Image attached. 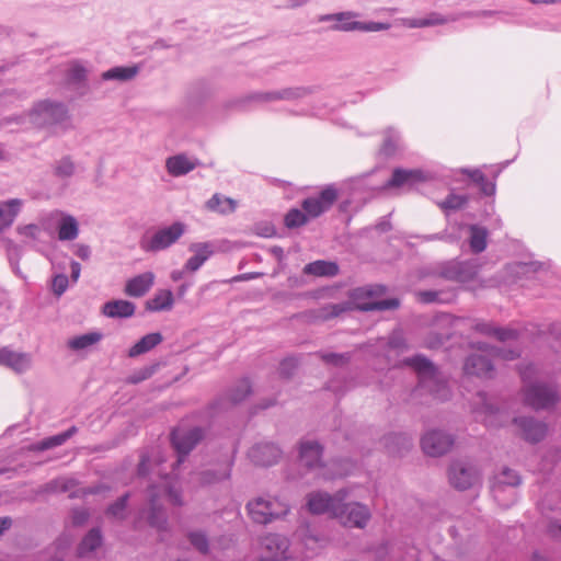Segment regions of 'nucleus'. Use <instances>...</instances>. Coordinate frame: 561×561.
Listing matches in <instances>:
<instances>
[{"mask_svg":"<svg viewBox=\"0 0 561 561\" xmlns=\"http://www.w3.org/2000/svg\"><path fill=\"white\" fill-rule=\"evenodd\" d=\"M386 291L383 286H369L355 288L350 293L351 301L333 304L320 309L319 318L328 320L339 317L345 311L358 309L362 311L394 309L399 306L398 299H385L376 302L366 301L373 296L382 295Z\"/></svg>","mask_w":561,"mask_h":561,"instance_id":"f257e3e1","label":"nucleus"},{"mask_svg":"<svg viewBox=\"0 0 561 561\" xmlns=\"http://www.w3.org/2000/svg\"><path fill=\"white\" fill-rule=\"evenodd\" d=\"M480 354H472L465 363V373L467 375H474L479 377H491L493 365L490 359L492 356L495 359L512 360L518 356V354L512 350L493 352V350L479 347Z\"/></svg>","mask_w":561,"mask_h":561,"instance_id":"f03ea898","label":"nucleus"},{"mask_svg":"<svg viewBox=\"0 0 561 561\" xmlns=\"http://www.w3.org/2000/svg\"><path fill=\"white\" fill-rule=\"evenodd\" d=\"M247 510L251 519L257 524H267L288 512L287 505L277 499L265 500L263 497L249 502Z\"/></svg>","mask_w":561,"mask_h":561,"instance_id":"7ed1b4c3","label":"nucleus"},{"mask_svg":"<svg viewBox=\"0 0 561 561\" xmlns=\"http://www.w3.org/2000/svg\"><path fill=\"white\" fill-rule=\"evenodd\" d=\"M345 500L343 491L336 492L333 496L328 493L313 492L308 495V508L312 514H329L336 518L340 516L339 510L342 507V501Z\"/></svg>","mask_w":561,"mask_h":561,"instance_id":"20e7f679","label":"nucleus"},{"mask_svg":"<svg viewBox=\"0 0 561 561\" xmlns=\"http://www.w3.org/2000/svg\"><path fill=\"white\" fill-rule=\"evenodd\" d=\"M203 436V431L199 427H176L172 432L171 440L179 455L178 463L202 440Z\"/></svg>","mask_w":561,"mask_h":561,"instance_id":"39448f33","label":"nucleus"},{"mask_svg":"<svg viewBox=\"0 0 561 561\" xmlns=\"http://www.w3.org/2000/svg\"><path fill=\"white\" fill-rule=\"evenodd\" d=\"M339 195L333 186L323 188L319 196L308 197L301 203V207L309 218H317L336 202Z\"/></svg>","mask_w":561,"mask_h":561,"instance_id":"423d86ee","label":"nucleus"},{"mask_svg":"<svg viewBox=\"0 0 561 561\" xmlns=\"http://www.w3.org/2000/svg\"><path fill=\"white\" fill-rule=\"evenodd\" d=\"M184 232V225L174 222L168 228L157 231L149 241H144L141 247L146 251H159L169 248L176 242Z\"/></svg>","mask_w":561,"mask_h":561,"instance_id":"0eeeda50","label":"nucleus"},{"mask_svg":"<svg viewBox=\"0 0 561 561\" xmlns=\"http://www.w3.org/2000/svg\"><path fill=\"white\" fill-rule=\"evenodd\" d=\"M340 516L336 518L347 527L363 528L370 519L369 510L357 502L345 503L342 501V507L339 510Z\"/></svg>","mask_w":561,"mask_h":561,"instance_id":"6e6552de","label":"nucleus"},{"mask_svg":"<svg viewBox=\"0 0 561 561\" xmlns=\"http://www.w3.org/2000/svg\"><path fill=\"white\" fill-rule=\"evenodd\" d=\"M524 401L536 410L546 409L556 403L557 392L554 389L542 385H533L525 389Z\"/></svg>","mask_w":561,"mask_h":561,"instance_id":"1a4fd4ad","label":"nucleus"},{"mask_svg":"<svg viewBox=\"0 0 561 561\" xmlns=\"http://www.w3.org/2000/svg\"><path fill=\"white\" fill-rule=\"evenodd\" d=\"M30 115L38 124H51L61 121L66 116V108L62 104L41 101L34 105Z\"/></svg>","mask_w":561,"mask_h":561,"instance_id":"9d476101","label":"nucleus"},{"mask_svg":"<svg viewBox=\"0 0 561 561\" xmlns=\"http://www.w3.org/2000/svg\"><path fill=\"white\" fill-rule=\"evenodd\" d=\"M454 444L453 438L442 432L433 431L425 434L421 440L423 451L433 457L447 453Z\"/></svg>","mask_w":561,"mask_h":561,"instance_id":"9b49d317","label":"nucleus"},{"mask_svg":"<svg viewBox=\"0 0 561 561\" xmlns=\"http://www.w3.org/2000/svg\"><path fill=\"white\" fill-rule=\"evenodd\" d=\"M265 554L261 561H287L285 552L288 548L287 540L278 535H267L262 539Z\"/></svg>","mask_w":561,"mask_h":561,"instance_id":"f8f14e48","label":"nucleus"},{"mask_svg":"<svg viewBox=\"0 0 561 561\" xmlns=\"http://www.w3.org/2000/svg\"><path fill=\"white\" fill-rule=\"evenodd\" d=\"M477 479L478 474L471 466H467L462 462H455L450 467L449 481L459 490H466L472 486Z\"/></svg>","mask_w":561,"mask_h":561,"instance_id":"ddd939ff","label":"nucleus"},{"mask_svg":"<svg viewBox=\"0 0 561 561\" xmlns=\"http://www.w3.org/2000/svg\"><path fill=\"white\" fill-rule=\"evenodd\" d=\"M405 363L417 373L421 386L432 390V383L436 380V368L432 363L421 356L407 359Z\"/></svg>","mask_w":561,"mask_h":561,"instance_id":"4468645a","label":"nucleus"},{"mask_svg":"<svg viewBox=\"0 0 561 561\" xmlns=\"http://www.w3.org/2000/svg\"><path fill=\"white\" fill-rule=\"evenodd\" d=\"M0 365L7 366L16 373H23L31 365V356L26 353H18L3 347L0 350Z\"/></svg>","mask_w":561,"mask_h":561,"instance_id":"2eb2a0df","label":"nucleus"},{"mask_svg":"<svg viewBox=\"0 0 561 561\" xmlns=\"http://www.w3.org/2000/svg\"><path fill=\"white\" fill-rule=\"evenodd\" d=\"M250 457L256 465L271 466L279 459L280 450L273 444H261L251 448Z\"/></svg>","mask_w":561,"mask_h":561,"instance_id":"dca6fc26","label":"nucleus"},{"mask_svg":"<svg viewBox=\"0 0 561 561\" xmlns=\"http://www.w3.org/2000/svg\"><path fill=\"white\" fill-rule=\"evenodd\" d=\"M153 282V273L146 272L127 280L124 291L130 297H142L152 287Z\"/></svg>","mask_w":561,"mask_h":561,"instance_id":"f3484780","label":"nucleus"},{"mask_svg":"<svg viewBox=\"0 0 561 561\" xmlns=\"http://www.w3.org/2000/svg\"><path fill=\"white\" fill-rule=\"evenodd\" d=\"M426 176L421 170L394 169L391 179L387 182L386 187H400L403 185H412L417 182H424Z\"/></svg>","mask_w":561,"mask_h":561,"instance_id":"a211bd4d","label":"nucleus"},{"mask_svg":"<svg viewBox=\"0 0 561 561\" xmlns=\"http://www.w3.org/2000/svg\"><path fill=\"white\" fill-rule=\"evenodd\" d=\"M190 251L194 253L185 263V270L196 272L213 254L211 245L207 242L193 243Z\"/></svg>","mask_w":561,"mask_h":561,"instance_id":"6ab92c4d","label":"nucleus"},{"mask_svg":"<svg viewBox=\"0 0 561 561\" xmlns=\"http://www.w3.org/2000/svg\"><path fill=\"white\" fill-rule=\"evenodd\" d=\"M520 428L522 436L529 442H539L547 433V426L543 423L530 419H520L514 421Z\"/></svg>","mask_w":561,"mask_h":561,"instance_id":"aec40b11","label":"nucleus"},{"mask_svg":"<svg viewBox=\"0 0 561 561\" xmlns=\"http://www.w3.org/2000/svg\"><path fill=\"white\" fill-rule=\"evenodd\" d=\"M322 448L317 442L305 440L300 444V461L308 468H317L321 465Z\"/></svg>","mask_w":561,"mask_h":561,"instance_id":"412c9836","label":"nucleus"},{"mask_svg":"<svg viewBox=\"0 0 561 561\" xmlns=\"http://www.w3.org/2000/svg\"><path fill=\"white\" fill-rule=\"evenodd\" d=\"M196 165V161L191 160L184 154L170 157L165 162L168 172L173 176L184 175L194 170Z\"/></svg>","mask_w":561,"mask_h":561,"instance_id":"4be33fe9","label":"nucleus"},{"mask_svg":"<svg viewBox=\"0 0 561 561\" xmlns=\"http://www.w3.org/2000/svg\"><path fill=\"white\" fill-rule=\"evenodd\" d=\"M304 273L316 277H333L339 273V265L332 261L318 260L305 265Z\"/></svg>","mask_w":561,"mask_h":561,"instance_id":"5701e85b","label":"nucleus"},{"mask_svg":"<svg viewBox=\"0 0 561 561\" xmlns=\"http://www.w3.org/2000/svg\"><path fill=\"white\" fill-rule=\"evenodd\" d=\"M135 312V305L128 300H112L103 306V313L110 318H128Z\"/></svg>","mask_w":561,"mask_h":561,"instance_id":"b1692460","label":"nucleus"},{"mask_svg":"<svg viewBox=\"0 0 561 561\" xmlns=\"http://www.w3.org/2000/svg\"><path fill=\"white\" fill-rule=\"evenodd\" d=\"M22 201L18 198L10 199L0 204V231L10 227L18 216Z\"/></svg>","mask_w":561,"mask_h":561,"instance_id":"393cba45","label":"nucleus"},{"mask_svg":"<svg viewBox=\"0 0 561 561\" xmlns=\"http://www.w3.org/2000/svg\"><path fill=\"white\" fill-rule=\"evenodd\" d=\"M174 304L173 294L169 289H161L147 300L146 309L149 311L170 310Z\"/></svg>","mask_w":561,"mask_h":561,"instance_id":"a878e982","label":"nucleus"},{"mask_svg":"<svg viewBox=\"0 0 561 561\" xmlns=\"http://www.w3.org/2000/svg\"><path fill=\"white\" fill-rule=\"evenodd\" d=\"M162 342V335L160 333H149L142 336L133 347L128 351L129 357H136L145 354L156 347Z\"/></svg>","mask_w":561,"mask_h":561,"instance_id":"bb28decb","label":"nucleus"},{"mask_svg":"<svg viewBox=\"0 0 561 561\" xmlns=\"http://www.w3.org/2000/svg\"><path fill=\"white\" fill-rule=\"evenodd\" d=\"M206 206L209 210L220 214L233 213L237 207L236 201L229 197H224L219 194L213 195V197L206 203Z\"/></svg>","mask_w":561,"mask_h":561,"instance_id":"cd10ccee","label":"nucleus"},{"mask_svg":"<svg viewBox=\"0 0 561 561\" xmlns=\"http://www.w3.org/2000/svg\"><path fill=\"white\" fill-rule=\"evenodd\" d=\"M463 174L470 178L477 185H479L480 191L485 195H492L495 192V184L488 181L483 172L479 169H463L461 170Z\"/></svg>","mask_w":561,"mask_h":561,"instance_id":"c85d7f7f","label":"nucleus"},{"mask_svg":"<svg viewBox=\"0 0 561 561\" xmlns=\"http://www.w3.org/2000/svg\"><path fill=\"white\" fill-rule=\"evenodd\" d=\"M102 339V334L99 332H90L83 335L76 336L68 341V346L73 351H81L88 348Z\"/></svg>","mask_w":561,"mask_h":561,"instance_id":"c756f323","label":"nucleus"},{"mask_svg":"<svg viewBox=\"0 0 561 561\" xmlns=\"http://www.w3.org/2000/svg\"><path fill=\"white\" fill-rule=\"evenodd\" d=\"M160 497L159 493L151 492L150 495V514H149V523L151 526L157 527L158 529H162L165 524V516L163 512L158 506V499Z\"/></svg>","mask_w":561,"mask_h":561,"instance_id":"7c9ffc66","label":"nucleus"},{"mask_svg":"<svg viewBox=\"0 0 561 561\" xmlns=\"http://www.w3.org/2000/svg\"><path fill=\"white\" fill-rule=\"evenodd\" d=\"M488 232L479 226L470 227V248L474 253H480L486 248Z\"/></svg>","mask_w":561,"mask_h":561,"instance_id":"2f4dec72","label":"nucleus"},{"mask_svg":"<svg viewBox=\"0 0 561 561\" xmlns=\"http://www.w3.org/2000/svg\"><path fill=\"white\" fill-rule=\"evenodd\" d=\"M77 432V427L72 426L66 432L45 438L42 442L38 443L37 449L38 450H46L50 449L57 446L62 445L67 439H69L75 433Z\"/></svg>","mask_w":561,"mask_h":561,"instance_id":"473e14b6","label":"nucleus"},{"mask_svg":"<svg viewBox=\"0 0 561 561\" xmlns=\"http://www.w3.org/2000/svg\"><path fill=\"white\" fill-rule=\"evenodd\" d=\"M78 236V224L71 216H67L61 220L58 231L60 240H73Z\"/></svg>","mask_w":561,"mask_h":561,"instance_id":"72a5a7b5","label":"nucleus"},{"mask_svg":"<svg viewBox=\"0 0 561 561\" xmlns=\"http://www.w3.org/2000/svg\"><path fill=\"white\" fill-rule=\"evenodd\" d=\"M138 72L137 67H115L105 71L102 77L104 80H129Z\"/></svg>","mask_w":561,"mask_h":561,"instance_id":"f704fd0d","label":"nucleus"},{"mask_svg":"<svg viewBox=\"0 0 561 561\" xmlns=\"http://www.w3.org/2000/svg\"><path fill=\"white\" fill-rule=\"evenodd\" d=\"M390 25L388 23H378V22H369V23H362V22H354L352 24H343L339 26L341 31H365V32H378V31H385L388 30Z\"/></svg>","mask_w":561,"mask_h":561,"instance_id":"c9c22d12","label":"nucleus"},{"mask_svg":"<svg viewBox=\"0 0 561 561\" xmlns=\"http://www.w3.org/2000/svg\"><path fill=\"white\" fill-rule=\"evenodd\" d=\"M102 542L101 534L98 529H92L81 541L79 546V554L84 556L93 551Z\"/></svg>","mask_w":561,"mask_h":561,"instance_id":"e433bc0d","label":"nucleus"},{"mask_svg":"<svg viewBox=\"0 0 561 561\" xmlns=\"http://www.w3.org/2000/svg\"><path fill=\"white\" fill-rule=\"evenodd\" d=\"M477 330L486 335H493L500 341H507L516 337L515 331L493 328L490 324H478Z\"/></svg>","mask_w":561,"mask_h":561,"instance_id":"4c0bfd02","label":"nucleus"},{"mask_svg":"<svg viewBox=\"0 0 561 561\" xmlns=\"http://www.w3.org/2000/svg\"><path fill=\"white\" fill-rule=\"evenodd\" d=\"M309 217L300 209H290L285 216V225L288 228H297L307 224Z\"/></svg>","mask_w":561,"mask_h":561,"instance_id":"58836bf2","label":"nucleus"},{"mask_svg":"<svg viewBox=\"0 0 561 561\" xmlns=\"http://www.w3.org/2000/svg\"><path fill=\"white\" fill-rule=\"evenodd\" d=\"M468 202L466 195L449 194L445 201L439 203V207L444 210H457L462 208Z\"/></svg>","mask_w":561,"mask_h":561,"instance_id":"ea45409f","label":"nucleus"},{"mask_svg":"<svg viewBox=\"0 0 561 561\" xmlns=\"http://www.w3.org/2000/svg\"><path fill=\"white\" fill-rule=\"evenodd\" d=\"M251 392V386L249 380H241L234 389H232L230 393V399L232 402L238 403L247 398V396Z\"/></svg>","mask_w":561,"mask_h":561,"instance_id":"a19ab883","label":"nucleus"},{"mask_svg":"<svg viewBox=\"0 0 561 561\" xmlns=\"http://www.w3.org/2000/svg\"><path fill=\"white\" fill-rule=\"evenodd\" d=\"M520 482L519 477L511 469L505 468L497 481L496 489H500L501 485H518Z\"/></svg>","mask_w":561,"mask_h":561,"instance_id":"79ce46f5","label":"nucleus"},{"mask_svg":"<svg viewBox=\"0 0 561 561\" xmlns=\"http://www.w3.org/2000/svg\"><path fill=\"white\" fill-rule=\"evenodd\" d=\"M75 165L72 161L69 158L61 159L57 167H56V173L59 176H70L73 173Z\"/></svg>","mask_w":561,"mask_h":561,"instance_id":"37998d69","label":"nucleus"},{"mask_svg":"<svg viewBox=\"0 0 561 561\" xmlns=\"http://www.w3.org/2000/svg\"><path fill=\"white\" fill-rule=\"evenodd\" d=\"M75 483L72 480L70 479H66V478H61V479H57V480H54L51 481L48 485H47V489L50 490V491H68L70 489V486H72Z\"/></svg>","mask_w":561,"mask_h":561,"instance_id":"c03bdc74","label":"nucleus"},{"mask_svg":"<svg viewBox=\"0 0 561 561\" xmlns=\"http://www.w3.org/2000/svg\"><path fill=\"white\" fill-rule=\"evenodd\" d=\"M190 540L192 545L201 552L205 553L207 551L208 542L203 534L193 533L190 535Z\"/></svg>","mask_w":561,"mask_h":561,"instance_id":"a18cd8bd","label":"nucleus"},{"mask_svg":"<svg viewBox=\"0 0 561 561\" xmlns=\"http://www.w3.org/2000/svg\"><path fill=\"white\" fill-rule=\"evenodd\" d=\"M127 503V495L122 496L115 504H113L107 513L112 515L113 517H122V514L126 507Z\"/></svg>","mask_w":561,"mask_h":561,"instance_id":"49530a36","label":"nucleus"},{"mask_svg":"<svg viewBox=\"0 0 561 561\" xmlns=\"http://www.w3.org/2000/svg\"><path fill=\"white\" fill-rule=\"evenodd\" d=\"M480 413L485 414L483 421L488 426H494L495 421L494 419L500 416V413L497 411H493L492 407L489 404H484V407L481 409Z\"/></svg>","mask_w":561,"mask_h":561,"instance_id":"de8ad7c7","label":"nucleus"},{"mask_svg":"<svg viewBox=\"0 0 561 561\" xmlns=\"http://www.w3.org/2000/svg\"><path fill=\"white\" fill-rule=\"evenodd\" d=\"M68 286V278L65 275H57L53 279V289L58 296L61 295Z\"/></svg>","mask_w":561,"mask_h":561,"instance_id":"09e8293b","label":"nucleus"},{"mask_svg":"<svg viewBox=\"0 0 561 561\" xmlns=\"http://www.w3.org/2000/svg\"><path fill=\"white\" fill-rule=\"evenodd\" d=\"M38 231H39V228L34 224L18 227V232L20 234L31 238V239H36Z\"/></svg>","mask_w":561,"mask_h":561,"instance_id":"8fccbe9b","label":"nucleus"},{"mask_svg":"<svg viewBox=\"0 0 561 561\" xmlns=\"http://www.w3.org/2000/svg\"><path fill=\"white\" fill-rule=\"evenodd\" d=\"M296 366L297 362L294 358H286L280 363L279 374L284 377H289Z\"/></svg>","mask_w":561,"mask_h":561,"instance_id":"3c124183","label":"nucleus"},{"mask_svg":"<svg viewBox=\"0 0 561 561\" xmlns=\"http://www.w3.org/2000/svg\"><path fill=\"white\" fill-rule=\"evenodd\" d=\"M438 293L433 290H424L416 293L417 300L424 304L435 302L437 300Z\"/></svg>","mask_w":561,"mask_h":561,"instance_id":"603ef678","label":"nucleus"},{"mask_svg":"<svg viewBox=\"0 0 561 561\" xmlns=\"http://www.w3.org/2000/svg\"><path fill=\"white\" fill-rule=\"evenodd\" d=\"M354 16H355V14L352 13V12H344V13H339V14L332 15L331 18H333V19H335L336 21L340 22V24H337L335 26V28L341 31L339 28V26H341L343 24H352V23H354L355 22V21H353Z\"/></svg>","mask_w":561,"mask_h":561,"instance_id":"864d4df0","label":"nucleus"},{"mask_svg":"<svg viewBox=\"0 0 561 561\" xmlns=\"http://www.w3.org/2000/svg\"><path fill=\"white\" fill-rule=\"evenodd\" d=\"M163 495L168 496L169 501L173 505H182V501H181L179 492L173 490L172 488L163 486Z\"/></svg>","mask_w":561,"mask_h":561,"instance_id":"5fc2aeb1","label":"nucleus"},{"mask_svg":"<svg viewBox=\"0 0 561 561\" xmlns=\"http://www.w3.org/2000/svg\"><path fill=\"white\" fill-rule=\"evenodd\" d=\"M321 357L325 363H331L334 365H342L346 363L345 356L339 354H324Z\"/></svg>","mask_w":561,"mask_h":561,"instance_id":"6e6d98bb","label":"nucleus"},{"mask_svg":"<svg viewBox=\"0 0 561 561\" xmlns=\"http://www.w3.org/2000/svg\"><path fill=\"white\" fill-rule=\"evenodd\" d=\"M88 519V513L84 510L75 511L72 514V522L75 525H82Z\"/></svg>","mask_w":561,"mask_h":561,"instance_id":"4d7b16f0","label":"nucleus"},{"mask_svg":"<svg viewBox=\"0 0 561 561\" xmlns=\"http://www.w3.org/2000/svg\"><path fill=\"white\" fill-rule=\"evenodd\" d=\"M76 254L82 260H88L90 256V249L87 245H78Z\"/></svg>","mask_w":561,"mask_h":561,"instance_id":"13d9d810","label":"nucleus"},{"mask_svg":"<svg viewBox=\"0 0 561 561\" xmlns=\"http://www.w3.org/2000/svg\"><path fill=\"white\" fill-rule=\"evenodd\" d=\"M71 278L77 282L79 279V276H80V272H81V266L78 262H72L71 263Z\"/></svg>","mask_w":561,"mask_h":561,"instance_id":"bf43d9fd","label":"nucleus"},{"mask_svg":"<svg viewBox=\"0 0 561 561\" xmlns=\"http://www.w3.org/2000/svg\"><path fill=\"white\" fill-rule=\"evenodd\" d=\"M11 524H12L11 518H9V517H2V518H0V535H1L4 530L9 529V528H10V526H11Z\"/></svg>","mask_w":561,"mask_h":561,"instance_id":"052dcab7","label":"nucleus"},{"mask_svg":"<svg viewBox=\"0 0 561 561\" xmlns=\"http://www.w3.org/2000/svg\"><path fill=\"white\" fill-rule=\"evenodd\" d=\"M220 478H217L215 477L213 473L210 472H204L202 473V482L203 483H211V482H215L217 480H219Z\"/></svg>","mask_w":561,"mask_h":561,"instance_id":"680f3d73","label":"nucleus"},{"mask_svg":"<svg viewBox=\"0 0 561 561\" xmlns=\"http://www.w3.org/2000/svg\"><path fill=\"white\" fill-rule=\"evenodd\" d=\"M433 22L428 20H415L410 23L411 27H424L431 25Z\"/></svg>","mask_w":561,"mask_h":561,"instance_id":"e2e57ef3","label":"nucleus"},{"mask_svg":"<svg viewBox=\"0 0 561 561\" xmlns=\"http://www.w3.org/2000/svg\"><path fill=\"white\" fill-rule=\"evenodd\" d=\"M147 461H148L147 458H145V457L141 458V461H140L139 468H138L139 474L147 473Z\"/></svg>","mask_w":561,"mask_h":561,"instance_id":"0e129e2a","label":"nucleus"},{"mask_svg":"<svg viewBox=\"0 0 561 561\" xmlns=\"http://www.w3.org/2000/svg\"><path fill=\"white\" fill-rule=\"evenodd\" d=\"M73 70H75V77H76L77 79H81V78H82V76H83L84 69H83V68H81V67H77V68H75Z\"/></svg>","mask_w":561,"mask_h":561,"instance_id":"69168bd1","label":"nucleus"},{"mask_svg":"<svg viewBox=\"0 0 561 561\" xmlns=\"http://www.w3.org/2000/svg\"><path fill=\"white\" fill-rule=\"evenodd\" d=\"M171 277H172L173 280H179L182 277V273L181 272H173Z\"/></svg>","mask_w":561,"mask_h":561,"instance_id":"338daca9","label":"nucleus"},{"mask_svg":"<svg viewBox=\"0 0 561 561\" xmlns=\"http://www.w3.org/2000/svg\"><path fill=\"white\" fill-rule=\"evenodd\" d=\"M533 561H547V560L538 554H535L533 558Z\"/></svg>","mask_w":561,"mask_h":561,"instance_id":"774afa93","label":"nucleus"}]
</instances>
